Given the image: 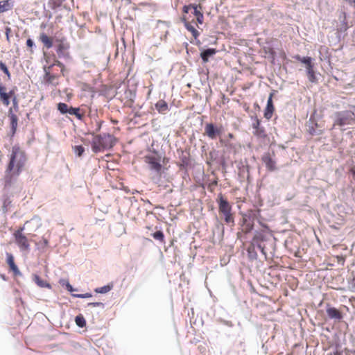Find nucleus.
Returning a JSON list of instances; mask_svg holds the SVG:
<instances>
[{"label": "nucleus", "instance_id": "1", "mask_svg": "<svg viewBox=\"0 0 355 355\" xmlns=\"http://www.w3.org/2000/svg\"><path fill=\"white\" fill-rule=\"evenodd\" d=\"M3 178L4 187H10L24 170L28 158L25 151L16 144L12 147Z\"/></svg>", "mask_w": 355, "mask_h": 355}, {"label": "nucleus", "instance_id": "2", "mask_svg": "<svg viewBox=\"0 0 355 355\" xmlns=\"http://www.w3.org/2000/svg\"><path fill=\"white\" fill-rule=\"evenodd\" d=\"M182 20L184 23L186 28L191 33L192 35L196 39L199 36V32L192 25L196 21L199 24H202L204 21V15L202 13V6L201 4H189L184 6L182 8Z\"/></svg>", "mask_w": 355, "mask_h": 355}, {"label": "nucleus", "instance_id": "3", "mask_svg": "<svg viewBox=\"0 0 355 355\" xmlns=\"http://www.w3.org/2000/svg\"><path fill=\"white\" fill-rule=\"evenodd\" d=\"M116 138L107 133L95 135L92 141V149L95 153L111 149L116 143Z\"/></svg>", "mask_w": 355, "mask_h": 355}, {"label": "nucleus", "instance_id": "4", "mask_svg": "<svg viewBox=\"0 0 355 355\" xmlns=\"http://www.w3.org/2000/svg\"><path fill=\"white\" fill-rule=\"evenodd\" d=\"M217 202L219 213L224 216L225 222L227 224H234V219L232 213V206L221 193L218 196Z\"/></svg>", "mask_w": 355, "mask_h": 355}, {"label": "nucleus", "instance_id": "5", "mask_svg": "<svg viewBox=\"0 0 355 355\" xmlns=\"http://www.w3.org/2000/svg\"><path fill=\"white\" fill-rule=\"evenodd\" d=\"M354 115V113L349 111L336 112L334 125L343 126L351 124Z\"/></svg>", "mask_w": 355, "mask_h": 355}, {"label": "nucleus", "instance_id": "6", "mask_svg": "<svg viewBox=\"0 0 355 355\" xmlns=\"http://www.w3.org/2000/svg\"><path fill=\"white\" fill-rule=\"evenodd\" d=\"M15 243L21 251H28L30 249V243L28 238L19 232H14L13 234Z\"/></svg>", "mask_w": 355, "mask_h": 355}, {"label": "nucleus", "instance_id": "7", "mask_svg": "<svg viewBox=\"0 0 355 355\" xmlns=\"http://www.w3.org/2000/svg\"><path fill=\"white\" fill-rule=\"evenodd\" d=\"M53 65L44 66V80L46 83L57 85L58 84V76L52 73Z\"/></svg>", "mask_w": 355, "mask_h": 355}, {"label": "nucleus", "instance_id": "8", "mask_svg": "<svg viewBox=\"0 0 355 355\" xmlns=\"http://www.w3.org/2000/svg\"><path fill=\"white\" fill-rule=\"evenodd\" d=\"M252 127L254 129L252 133L256 137L259 139H266L267 137L266 130L261 125V121L257 116L254 117Z\"/></svg>", "mask_w": 355, "mask_h": 355}, {"label": "nucleus", "instance_id": "9", "mask_svg": "<svg viewBox=\"0 0 355 355\" xmlns=\"http://www.w3.org/2000/svg\"><path fill=\"white\" fill-rule=\"evenodd\" d=\"M56 42L58 43L56 51L59 57H69V53L67 51L69 49V44L66 42V39H58Z\"/></svg>", "mask_w": 355, "mask_h": 355}, {"label": "nucleus", "instance_id": "10", "mask_svg": "<svg viewBox=\"0 0 355 355\" xmlns=\"http://www.w3.org/2000/svg\"><path fill=\"white\" fill-rule=\"evenodd\" d=\"M144 161L150 166V169L157 172H160L162 170V166L158 157L153 155H146L144 157Z\"/></svg>", "mask_w": 355, "mask_h": 355}, {"label": "nucleus", "instance_id": "11", "mask_svg": "<svg viewBox=\"0 0 355 355\" xmlns=\"http://www.w3.org/2000/svg\"><path fill=\"white\" fill-rule=\"evenodd\" d=\"M6 263L9 266L10 271L12 272L15 276L21 275V272L15 263V258L11 253H6Z\"/></svg>", "mask_w": 355, "mask_h": 355}, {"label": "nucleus", "instance_id": "12", "mask_svg": "<svg viewBox=\"0 0 355 355\" xmlns=\"http://www.w3.org/2000/svg\"><path fill=\"white\" fill-rule=\"evenodd\" d=\"M275 91L271 92L269 95L266 107L264 110V117L267 119H270L272 116L273 112L275 111V107L272 103V97L275 94Z\"/></svg>", "mask_w": 355, "mask_h": 355}, {"label": "nucleus", "instance_id": "13", "mask_svg": "<svg viewBox=\"0 0 355 355\" xmlns=\"http://www.w3.org/2000/svg\"><path fill=\"white\" fill-rule=\"evenodd\" d=\"M205 133L211 139H216L217 135L220 134V130L216 128L213 123H207L205 127Z\"/></svg>", "mask_w": 355, "mask_h": 355}, {"label": "nucleus", "instance_id": "14", "mask_svg": "<svg viewBox=\"0 0 355 355\" xmlns=\"http://www.w3.org/2000/svg\"><path fill=\"white\" fill-rule=\"evenodd\" d=\"M262 161L268 171H274L277 169L276 162L272 159L270 153L264 154L262 157Z\"/></svg>", "mask_w": 355, "mask_h": 355}, {"label": "nucleus", "instance_id": "15", "mask_svg": "<svg viewBox=\"0 0 355 355\" xmlns=\"http://www.w3.org/2000/svg\"><path fill=\"white\" fill-rule=\"evenodd\" d=\"M326 312L328 317L331 319L339 320L343 318L342 313L335 307H327Z\"/></svg>", "mask_w": 355, "mask_h": 355}, {"label": "nucleus", "instance_id": "16", "mask_svg": "<svg viewBox=\"0 0 355 355\" xmlns=\"http://www.w3.org/2000/svg\"><path fill=\"white\" fill-rule=\"evenodd\" d=\"M254 227L253 222L248 220L245 216L242 218L241 232L248 234L250 232Z\"/></svg>", "mask_w": 355, "mask_h": 355}, {"label": "nucleus", "instance_id": "17", "mask_svg": "<svg viewBox=\"0 0 355 355\" xmlns=\"http://www.w3.org/2000/svg\"><path fill=\"white\" fill-rule=\"evenodd\" d=\"M6 90V87L0 84V100L4 105L8 106L10 105V98Z\"/></svg>", "mask_w": 355, "mask_h": 355}, {"label": "nucleus", "instance_id": "18", "mask_svg": "<svg viewBox=\"0 0 355 355\" xmlns=\"http://www.w3.org/2000/svg\"><path fill=\"white\" fill-rule=\"evenodd\" d=\"M69 114L74 115L78 119L82 121L85 117V112L80 107H73L71 106Z\"/></svg>", "mask_w": 355, "mask_h": 355}, {"label": "nucleus", "instance_id": "19", "mask_svg": "<svg viewBox=\"0 0 355 355\" xmlns=\"http://www.w3.org/2000/svg\"><path fill=\"white\" fill-rule=\"evenodd\" d=\"M265 241V236L261 232H256L253 237V242L257 243V247L260 249L261 252L266 254L264 247L261 245L260 242Z\"/></svg>", "mask_w": 355, "mask_h": 355}, {"label": "nucleus", "instance_id": "20", "mask_svg": "<svg viewBox=\"0 0 355 355\" xmlns=\"http://www.w3.org/2000/svg\"><path fill=\"white\" fill-rule=\"evenodd\" d=\"M40 40L46 49H51L53 46V38L44 33L40 34Z\"/></svg>", "mask_w": 355, "mask_h": 355}, {"label": "nucleus", "instance_id": "21", "mask_svg": "<svg viewBox=\"0 0 355 355\" xmlns=\"http://www.w3.org/2000/svg\"><path fill=\"white\" fill-rule=\"evenodd\" d=\"M155 108L159 113L164 114L168 110V105L164 100H159L156 103Z\"/></svg>", "mask_w": 355, "mask_h": 355}, {"label": "nucleus", "instance_id": "22", "mask_svg": "<svg viewBox=\"0 0 355 355\" xmlns=\"http://www.w3.org/2000/svg\"><path fill=\"white\" fill-rule=\"evenodd\" d=\"M294 58L301 62L302 63H304L306 65V69L308 68L314 67L313 64L312 63V59L311 57H301L299 55H296L294 56Z\"/></svg>", "mask_w": 355, "mask_h": 355}, {"label": "nucleus", "instance_id": "23", "mask_svg": "<svg viewBox=\"0 0 355 355\" xmlns=\"http://www.w3.org/2000/svg\"><path fill=\"white\" fill-rule=\"evenodd\" d=\"M35 283L40 288H51V286L44 279H42L40 276L35 275L33 277Z\"/></svg>", "mask_w": 355, "mask_h": 355}, {"label": "nucleus", "instance_id": "24", "mask_svg": "<svg viewBox=\"0 0 355 355\" xmlns=\"http://www.w3.org/2000/svg\"><path fill=\"white\" fill-rule=\"evenodd\" d=\"M216 50L215 49H208L200 53V57L204 62H207L209 58L216 54Z\"/></svg>", "mask_w": 355, "mask_h": 355}, {"label": "nucleus", "instance_id": "25", "mask_svg": "<svg viewBox=\"0 0 355 355\" xmlns=\"http://www.w3.org/2000/svg\"><path fill=\"white\" fill-rule=\"evenodd\" d=\"M313 67H312L311 68H308L306 69V73H307V76H308L309 80L311 83H316L318 82V78H317L316 75L315 73Z\"/></svg>", "mask_w": 355, "mask_h": 355}, {"label": "nucleus", "instance_id": "26", "mask_svg": "<svg viewBox=\"0 0 355 355\" xmlns=\"http://www.w3.org/2000/svg\"><path fill=\"white\" fill-rule=\"evenodd\" d=\"M70 107L67 103H59L58 104V110L62 114H69Z\"/></svg>", "mask_w": 355, "mask_h": 355}, {"label": "nucleus", "instance_id": "27", "mask_svg": "<svg viewBox=\"0 0 355 355\" xmlns=\"http://www.w3.org/2000/svg\"><path fill=\"white\" fill-rule=\"evenodd\" d=\"M153 237L155 239L161 242L162 243H164V234L162 231H157L152 234Z\"/></svg>", "mask_w": 355, "mask_h": 355}, {"label": "nucleus", "instance_id": "28", "mask_svg": "<svg viewBox=\"0 0 355 355\" xmlns=\"http://www.w3.org/2000/svg\"><path fill=\"white\" fill-rule=\"evenodd\" d=\"M76 324L80 327H84L86 325V321L82 315H78L75 318Z\"/></svg>", "mask_w": 355, "mask_h": 355}, {"label": "nucleus", "instance_id": "29", "mask_svg": "<svg viewBox=\"0 0 355 355\" xmlns=\"http://www.w3.org/2000/svg\"><path fill=\"white\" fill-rule=\"evenodd\" d=\"M10 9V3L8 0L0 1V13Z\"/></svg>", "mask_w": 355, "mask_h": 355}, {"label": "nucleus", "instance_id": "30", "mask_svg": "<svg viewBox=\"0 0 355 355\" xmlns=\"http://www.w3.org/2000/svg\"><path fill=\"white\" fill-rule=\"evenodd\" d=\"M10 123L12 130V133L14 134L16 131L17 126V117L15 114H12L10 116Z\"/></svg>", "mask_w": 355, "mask_h": 355}, {"label": "nucleus", "instance_id": "31", "mask_svg": "<svg viewBox=\"0 0 355 355\" xmlns=\"http://www.w3.org/2000/svg\"><path fill=\"white\" fill-rule=\"evenodd\" d=\"M112 289V286L107 285L95 289V292L98 293H106Z\"/></svg>", "mask_w": 355, "mask_h": 355}, {"label": "nucleus", "instance_id": "32", "mask_svg": "<svg viewBox=\"0 0 355 355\" xmlns=\"http://www.w3.org/2000/svg\"><path fill=\"white\" fill-rule=\"evenodd\" d=\"M73 151L78 157H80L85 152V148L83 146H75L73 147Z\"/></svg>", "mask_w": 355, "mask_h": 355}, {"label": "nucleus", "instance_id": "33", "mask_svg": "<svg viewBox=\"0 0 355 355\" xmlns=\"http://www.w3.org/2000/svg\"><path fill=\"white\" fill-rule=\"evenodd\" d=\"M0 69L4 72V73L8 76V79L10 78V73L9 70L8 69L6 65L1 61H0Z\"/></svg>", "mask_w": 355, "mask_h": 355}, {"label": "nucleus", "instance_id": "34", "mask_svg": "<svg viewBox=\"0 0 355 355\" xmlns=\"http://www.w3.org/2000/svg\"><path fill=\"white\" fill-rule=\"evenodd\" d=\"M60 283L62 285H65L67 291H69V292H72L73 291L72 286L69 283V282L65 280H61Z\"/></svg>", "mask_w": 355, "mask_h": 355}, {"label": "nucleus", "instance_id": "35", "mask_svg": "<svg viewBox=\"0 0 355 355\" xmlns=\"http://www.w3.org/2000/svg\"><path fill=\"white\" fill-rule=\"evenodd\" d=\"M50 65H53V67L56 65V66L59 67L60 69L63 68V67H64L63 63H62L61 62H60L59 60H58L56 59H54L53 62L51 63Z\"/></svg>", "mask_w": 355, "mask_h": 355}, {"label": "nucleus", "instance_id": "36", "mask_svg": "<svg viewBox=\"0 0 355 355\" xmlns=\"http://www.w3.org/2000/svg\"><path fill=\"white\" fill-rule=\"evenodd\" d=\"M76 297L79 298H87L92 297V294L87 293L85 294H78L74 295Z\"/></svg>", "mask_w": 355, "mask_h": 355}, {"label": "nucleus", "instance_id": "37", "mask_svg": "<svg viewBox=\"0 0 355 355\" xmlns=\"http://www.w3.org/2000/svg\"><path fill=\"white\" fill-rule=\"evenodd\" d=\"M5 33H6V40L9 42H10V34L11 33V28L8 26L6 27Z\"/></svg>", "mask_w": 355, "mask_h": 355}, {"label": "nucleus", "instance_id": "38", "mask_svg": "<svg viewBox=\"0 0 355 355\" xmlns=\"http://www.w3.org/2000/svg\"><path fill=\"white\" fill-rule=\"evenodd\" d=\"M88 306L95 307V306H103L104 305L101 302H91V303L88 304Z\"/></svg>", "mask_w": 355, "mask_h": 355}, {"label": "nucleus", "instance_id": "39", "mask_svg": "<svg viewBox=\"0 0 355 355\" xmlns=\"http://www.w3.org/2000/svg\"><path fill=\"white\" fill-rule=\"evenodd\" d=\"M34 43H33V41L31 40V39H28L27 41H26V45L28 46V47H32L33 46Z\"/></svg>", "mask_w": 355, "mask_h": 355}, {"label": "nucleus", "instance_id": "40", "mask_svg": "<svg viewBox=\"0 0 355 355\" xmlns=\"http://www.w3.org/2000/svg\"><path fill=\"white\" fill-rule=\"evenodd\" d=\"M7 93L10 98H12L14 96H15V91L13 89L10 90L9 92H7Z\"/></svg>", "mask_w": 355, "mask_h": 355}, {"label": "nucleus", "instance_id": "41", "mask_svg": "<svg viewBox=\"0 0 355 355\" xmlns=\"http://www.w3.org/2000/svg\"><path fill=\"white\" fill-rule=\"evenodd\" d=\"M24 230V227H19L17 230H16L15 232H19L20 234H23V231Z\"/></svg>", "mask_w": 355, "mask_h": 355}, {"label": "nucleus", "instance_id": "42", "mask_svg": "<svg viewBox=\"0 0 355 355\" xmlns=\"http://www.w3.org/2000/svg\"><path fill=\"white\" fill-rule=\"evenodd\" d=\"M346 2H347L349 4H352L354 3V7H355V0H345Z\"/></svg>", "mask_w": 355, "mask_h": 355}, {"label": "nucleus", "instance_id": "43", "mask_svg": "<svg viewBox=\"0 0 355 355\" xmlns=\"http://www.w3.org/2000/svg\"><path fill=\"white\" fill-rule=\"evenodd\" d=\"M12 103H13L14 105H17V101L16 96H14L12 98Z\"/></svg>", "mask_w": 355, "mask_h": 355}, {"label": "nucleus", "instance_id": "44", "mask_svg": "<svg viewBox=\"0 0 355 355\" xmlns=\"http://www.w3.org/2000/svg\"><path fill=\"white\" fill-rule=\"evenodd\" d=\"M60 71H61V73L62 76H64V72H65V67H63V68H61L60 69Z\"/></svg>", "mask_w": 355, "mask_h": 355}, {"label": "nucleus", "instance_id": "45", "mask_svg": "<svg viewBox=\"0 0 355 355\" xmlns=\"http://www.w3.org/2000/svg\"><path fill=\"white\" fill-rule=\"evenodd\" d=\"M227 137L229 139H233L234 137V135L232 133H228Z\"/></svg>", "mask_w": 355, "mask_h": 355}, {"label": "nucleus", "instance_id": "46", "mask_svg": "<svg viewBox=\"0 0 355 355\" xmlns=\"http://www.w3.org/2000/svg\"><path fill=\"white\" fill-rule=\"evenodd\" d=\"M330 355H340V353L338 351L334 352L333 353H331Z\"/></svg>", "mask_w": 355, "mask_h": 355}, {"label": "nucleus", "instance_id": "47", "mask_svg": "<svg viewBox=\"0 0 355 355\" xmlns=\"http://www.w3.org/2000/svg\"><path fill=\"white\" fill-rule=\"evenodd\" d=\"M43 242H44V245L45 246H47V245H48L49 242H48V241H47L46 239H44V240H43Z\"/></svg>", "mask_w": 355, "mask_h": 355}, {"label": "nucleus", "instance_id": "48", "mask_svg": "<svg viewBox=\"0 0 355 355\" xmlns=\"http://www.w3.org/2000/svg\"><path fill=\"white\" fill-rule=\"evenodd\" d=\"M351 172H352V174L353 175V178L355 179V170L354 169H352Z\"/></svg>", "mask_w": 355, "mask_h": 355}, {"label": "nucleus", "instance_id": "49", "mask_svg": "<svg viewBox=\"0 0 355 355\" xmlns=\"http://www.w3.org/2000/svg\"><path fill=\"white\" fill-rule=\"evenodd\" d=\"M2 158H3V153H2L1 150H0V162H1Z\"/></svg>", "mask_w": 355, "mask_h": 355}, {"label": "nucleus", "instance_id": "50", "mask_svg": "<svg viewBox=\"0 0 355 355\" xmlns=\"http://www.w3.org/2000/svg\"><path fill=\"white\" fill-rule=\"evenodd\" d=\"M225 146H229V147H232V145H231V144H225Z\"/></svg>", "mask_w": 355, "mask_h": 355}, {"label": "nucleus", "instance_id": "51", "mask_svg": "<svg viewBox=\"0 0 355 355\" xmlns=\"http://www.w3.org/2000/svg\"><path fill=\"white\" fill-rule=\"evenodd\" d=\"M101 129V123L98 125V130Z\"/></svg>", "mask_w": 355, "mask_h": 355}]
</instances>
